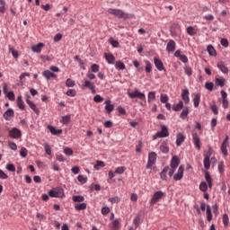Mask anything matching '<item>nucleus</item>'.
Returning a JSON list of instances; mask_svg holds the SVG:
<instances>
[{"label": "nucleus", "mask_w": 230, "mask_h": 230, "mask_svg": "<svg viewBox=\"0 0 230 230\" xmlns=\"http://www.w3.org/2000/svg\"><path fill=\"white\" fill-rule=\"evenodd\" d=\"M43 48L44 43H37V45H33V47H31V51L34 53H40Z\"/></svg>", "instance_id": "nucleus-20"}, {"label": "nucleus", "mask_w": 230, "mask_h": 230, "mask_svg": "<svg viewBox=\"0 0 230 230\" xmlns=\"http://www.w3.org/2000/svg\"><path fill=\"white\" fill-rule=\"evenodd\" d=\"M169 166H166V167H164V169H163V171L161 172V173H160V178H161V180L162 181H167V173H168V172H169Z\"/></svg>", "instance_id": "nucleus-25"}, {"label": "nucleus", "mask_w": 230, "mask_h": 230, "mask_svg": "<svg viewBox=\"0 0 230 230\" xmlns=\"http://www.w3.org/2000/svg\"><path fill=\"white\" fill-rule=\"evenodd\" d=\"M119 225H120V221L116 219V220H113L112 223H111V228L113 230H117L119 228Z\"/></svg>", "instance_id": "nucleus-44"}, {"label": "nucleus", "mask_w": 230, "mask_h": 230, "mask_svg": "<svg viewBox=\"0 0 230 230\" xmlns=\"http://www.w3.org/2000/svg\"><path fill=\"white\" fill-rule=\"evenodd\" d=\"M160 151L164 154H167L169 153V147H168V145L164 143L160 146L159 147Z\"/></svg>", "instance_id": "nucleus-40"}, {"label": "nucleus", "mask_w": 230, "mask_h": 230, "mask_svg": "<svg viewBox=\"0 0 230 230\" xmlns=\"http://www.w3.org/2000/svg\"><path fill=\"white\" fill-rule=\"evenodd\" d=\"M206 213H207V220L208 222L212 221L213 216H212V210H211V207L210 206H207Z\"/></svg>", "instance_id": "nucleus-29"}, {"label": "nucleus", "mask_w": 230, "mask_h": 230, "mask_svg": "<svg viewBox=\"0 0 230 230\" xmlns=\"http://www.w3.org/2000/svg\"><path fill=\"white\" fill-rule=\"evenodd\" d=\"M185 138L186 137L181 133L177 134V136H176V146H181L182 143L185 141Z\"/></svg>", "instance_id": "nucleus-23"}, {"label": "nucleus", "mask_w": 230, "mask_h": 230, "mask_svg": "<svg viewBox=\"0 0 230 230\" xmlns=\"http://www.w3.org/2000/svg\"><path fill=\"white\" fill-rule=\"evenodd\" d=\"M154 64L158 71L165 70L163 61H161V59H158V58H154Z\"/></svg>", "instance_id": "nucleus-15"}, {"label": "nucleus", "mask_w": 230, "mask_h": 230, "mask_svg": "<svg viewBox=\"0 0 230 230\" xmlns=\"http://www.w3.org/2000/svg\"><path fill=\"white\" fill-rule=\"evenodd\" d=\"M169 137V131L166 126H161V131H158L155 135H154L153 139L155 140L159 138H164Z\"/></svg>", "instance_id": "nucleus-4"}, {"label": "nucleus", "mask_w": 230, "mask_h": 230, "mask_svg": "<svg viewBox=\"0 0 230 230\" xmlns=\"http://www.w3.org/2000/svg\"><path fill=\"white\" fill-rule=\"evenodd\" d=\"M100 167H105L104 162L97 161L96 164L93 166L95 170H100Z\"/></svg>", "instance_id": "nucleus-51"}, {"label": "nucleus", "mask_w": 230, "mask_h": 230, "mask_svg": "<svg viewBox=\"0 0 230 230\" xmlns=\"http://www.w3.org/2000/svg\"><path fill=\"white\" fill-rule=\"evenodd\" d=\"M201 100L200 93H193V104L195 108H198L199 106Z\"/></svg>", "instance_id": "nucleus-18"}, {"label": "nucleus", "mask_w": 230, "mask_h": 230, "mask_svg": "<svg viewBox=\"0 0 230 230\" xmlns=\"http://www.w3.org/2000/svg\"><path fill=\"white\" fill-rule=\"evenodd\" d=\"M205 180L206 181H202L199 184V190L202 192H207L208 188L212 189L213 188V181L212 177L209 174V172H205Z\"/></svg>", "instance_id": "nucleus-2"}, {"label": "nucleus", "mask_w": 230, "mask_h": 230, "mask_svg": "<svg viewBox=\"0 0 230 230\" xmlns=\"http://www.w3.org/2000/svg\"><path fill=\"white\" fill-rule=\"evenodd\" d=\"M217 68L224 74H227L229 72L227 66H226L225 63H217Z\"/></svg>", "instance_id": "nucleus-27"}, {"label": "nucleus", "mask_w": 230, "mask_h": 230, "mask_svg": "<svg viewBox=\"0 0 230 230\" xmlns=\"http://www.w3.org/2000/svg\"><path fill=\"white\" fill-rule=\"evenodd\" d=\"M71 122V116H64L61 118L60 123L63 125H68Z\"/></svg>", "instance_id": "nucleus-33"}, {"label": "nucleus", "mask_w": 230, "mask_h": 230, "mask_svg": "<svg viewBox=\"0 0 230 230\" xmlns=\"http://www.w3.org/2000/svg\"><path fill=\"white\" fill-rule=\"evenodd\" d=\"M157 161V155L155 152H151L148 154V162L146 166L147 170L152 169L153 166L156 164Z\"/></svg>", "instance_id": "nucleus-3"}, {"label": "nucleus", "mask_w": 230, "mask_h": 230, "mask_svg": "<svg viewBox=\"0 0 230 230\" xmlns=\"http://www.w3.org/2000/svg\"><path fill=\"white\" fill-rule=\"evenodd\" d=\"M223 224L225 226H228L229 225V217L226 214L223 215Z\"/></svg>", "instance_id": "nucleus-57"}, {"label": "nucleus", "mask_w": 230, "mask_h": 230, "mask_svg": "<svg viewBox=\"0 0 230 230\" xmlns=\"http://www.w3.org/2000/svg\"><path fill=\"white\" fill-rule=\"evenodd\" d=\"M210 110H211V111H212L215 115H218V114H219L218 108H217V104H211Z\"/></svg>", "instance_id": "nucleus-52"}, {"label": "nucleus", "mask_w": 230, "mask_h": 230, "mask_svg": "<svg viewBox=\"0 0 230 230\" xmlns=\"http://www.w3.org/2000/svg\"><path fill=\"white\" fill-rule=\"evenodd\" d=\"M203 165L206 170L210 169V159L204 158Z\"/></svg>", "instance_id": "nucleus-50"}, {"label": "nucleus", "mask_w": 230, "mask_h": 230, "mask_svg": "<svg viewBox=\"0 0 230 230\" xmlns=\"http://www.w3.org/2000/svg\"><path fill=\"white\" fill-rule=\"evenodd\" d=\"M8 136L13 139H19L22 137V131L18 128H13L8 131Z\"/></svg>", "instance_id": "nucleus-9"}, {"label": "nucleus", "mask_w": 230, "mask_h": 230, "mask_svg": "<svg viewBox=\"0 0 230 230\" xmlns=\"http://www.w3.org/2000/svg\"><path fill=\"white\" fill-rule=\"evenodd\" d=\"M9 52L12 54L13 58H19V54H18L17 50H14V49L13 47H9Z\"/></svg>", "instance_id": "nucleus-46"}, {"label": "nucleus", "mask_w": 230, "mask_h": 230, "mask_svg": "<svg viewBox=\"0 0 230 230\" xmlns=\"http://www.w3.org/2000/svg\"><path fill=\"white\" fill-rule=\"evenodd\" d=\"M152 69H153V66L150 61H146V68H145L146 72L149 74L152 72Z\"/></svg>", "instance_id": "nucleus-48"}, {"label": "nucleus", "mask_w": 230, "mask_h": 230, "mask_svg": "<svg viewBox=\"0 0 230 230\" xmlns=\"http://www.w3.org/2000/svg\"><path fill=\"white\" fill-rule=\"evenodd\" d=\"M87 208L86 203L75 204V209L77 211L85 210Z\"/></svg>", "instance_id": "nucleus-32"}, {"label": "nucleus", "mask_w": 230, "mask_h": 230, "mask_svg": "<svg viewBox=\"0 0 230 230\" xmlns=\"http://www.w3.org/2000/svg\"><path fill=\"white\" fill-rule=\"evenodd\" d=\"M205 88L210 92L214 90V83H206Z\"/></svg>", "instance_id": "nucleus-60"}, {"label": "nucleus", "mask_w": 230, "mask_h": 230, "mask_svg": "<svg viewBox=\"0 0 230 230\" xmlns=\"http://www.w3.org/2000/svg\"><path fill=\"white\" fill-rule=\"evenodd\" d=\"M63 153L66 155H74V151L71 148H68V147H65L64 150H63Z\"/></svg>", "instance_id": "nucleus-55"}, {"label": "nucleus", "mask_w": 230, "mask_h": 230, "mask_svg": "<svg viewBox=\"0 0 230 230\" xmlns=\"http://www.w3.org/2000/svg\"><path fill=\"white\" fill-rule=\"evenodd\" d=\"M176 49V43L173 40H170L166 45V51L168 53L174 52Z\"/></svg>", "instance_id": "nucleus-16"}, {"label": "nucleus", "mask_w": 230, "mask_h": 230, "mask_svg": "<svg viewBox=\"0 0 230 230\" xmlns=\"http://www.w3.org/2000/svg\"><path fill=\"white\" fill-rule=\"evenodd\" d=\"M186 31H187V34L190 36L197 35V31L195 27H187Z\"/></svg>", "instance_id": "nucleus-35"}, {"label": "nucleus", "mask_w": 230, "mask_h": 230, "mask_svg": "<svg viewBox=\"0 0 230 230\" xmlns=\"http://www.w3.org/2000/svg\"><path fill=\"white\" fill-rule=\"evenodd\" d=\"M5 169L9 172H15L16 171V168L13 164H7L5 166Z\"/></svg>", "instance_id": "nucleus-64"}, {"label": "nucleus", "mask_w": 230, "mask_h": 230, "mask_svg": "<svg viewBox=\"0 0 230 230\" xmlns=\"http://www.w3.org/2000/svg\"><path fill=\"white\" fill-rule=\"evenodd\" d=\"M160 102L162 103H167L169 102V96L166 93H161Z\"/></svg>", "instance_id": "nucleus-43"}, {"label": "nucleus", "mask_w": 230, "mask_h": 230, "mask_svg": "<svg viewBox=\"0 0 230 230\" xmlns=\"http://www.w3.org/2000/svg\"><path fill=\"white\" fill-rule=\"evenodd\" d=\"M128 95L129 98L134 99L137 98L142 101H146V97L142 92H139V90H135V92H128Z\"/></svg>", "instance_id": "nucleus-5"}, {"label": "nucleus", "mask_w": 230, "mask_h": 230, "mask_svg": "<svg viewBox=\"0 0 230 230\" xmlns=\"http://www.w3.org/2000/svg\"><path fill=\"white\" fill-rule=\"evenodd\" d=\"M156 100L155 92H149L147 95V102L148 103H151L152 102H155Z\"/></svg>", "instance_id": "nucleus-30"}, {"label": "nucleus", "mask_w": 230, "mask_h": 230, "mask_svg": "<svg viewBox=\"0 0 230 230\" xmlns=\"http://www.w3.org/2000/svg\"><path fill=\"white\" fill-rule=\"evenodd\" d=\"M181 99L185 104H189L190 102V91L188 89L182 90L181 92Z\"/></svg>", "instance_id": "nucleus-13"}, {"label": "nucleus", "mask_w": 230, "mask_h": 230, "mask_svg": "<svg viewBox=\"0 0 230 230\" xmlns=\"http://www.w3.org/2000/svg\"><path fill=\"white\" fill-rule=\"evenodd\" d=\"M6 2L5 0H0V13H4L6 11Z\"/></svg>", "instance_id": "nucleus-41"}, {"label": "nucleus", "mask_w": 230, "mask_h": 230, "mask_svg": "<svg viewBox=\"0 0 230 230\" xmlns=\"http://www.w3.org/2000/svg\"><path fill=\"white\" fill-rule=\"evenodd\" d=\"M115 67L119 70H125L126 65L122 61H116Z\"/></svg>", "instance_id": "nucleus-39"}, {"label": "nucleus", "mask_w": 230, "mask_h": 230, "mask_svg": "<svg viewBox=\"0 0 230 230\" xmlns=\"http://www.w3.org/2000/svg\"><path fill=\"white\" fill-rule=\"evenodd\" d=\"M75 85V81L73 79H66V87H74Z\"/></svg>", "instance_id": "nucleus-54"}, {"label": "nucleus", "mask_w": 230, "mask_h": 230, "mask_svg": "<svg viewBox=\"0 0 230 230\" xmlns=\"http://www.w3.org/2000/svg\"><path fill=\"white\" fill-rule=\"evenodd\" d=\"M77 181H78L79 182H81L82 184H84V183H86V181H87V178L84 177V175H78Z\"/></svg>", "instance_id": "nucleus-61"}, {"label": "nucleus", "mask_w": 230, "mask_h": 230, "mask_svg": "<svg viewBox=\"0 0 230 230\" xmlns=\"http://www.w3.org/2000/svg\"><path fill=\"white\" fill-rule=\"evenodd\" d=\"M215 82L217 86L224 87L226 84V79H219L218 77H217Z\"/></svg>", "instance_id": "nucleus-42"}, {"label": "nucleus", "mask_w": 230, "mask_h": 230, "mask_svg": "<svg viewBox=\"0 0 230 230\" xmlns=\"http://www.w3.org/2000/svg\"><path fill=\"white\" fill-rule=\"evenodd\" d=\"M42 76L45 77L47 80L58 77L57 74H54V72H50V70H44V72H42Z\"/></svg>", "instance_id": "nucleus-17"}, {"label": "nucleus", "mask_w": 230, "mask_h": 230, "mask_svg": "<svg viewBox=\"0 0 230 230\" xmlns=\"http://www.w3.org/2000/svg\"><path fill=\"white\" fill-rule=\"evenodd\" d=\"M107 12L109 14H111V15L117 17L118 19H122L124 21L133 18L132 14H129L121 9L109 8L107 10Z\"/></svg>", "instance_id": "nucleus-1"}, {"label": "nucleus", "mask_w": 230, "mask_h": 230, "mask_svg": "<svg viewBox=\"0 0 230 230\" xmlns=\"http://www.w3.org/2000/svg\"><path fill=\"white\" fill-rule=\"evenodd\" d=\"M188 115H189V108L186 107V108H183V110L180 115V118L184 120L187 119Z\"/></svg>", "instance_id": "nucleus-36"}, {"label": "nucleus", "mask_w": 230, "mask_h": 230, "mask_svg": "<svg viewBox=\"0 0 230 230\" xmlns=\"http://www.w3.org/2000/svg\"><path fill=\"white\" fill-rule=\"evenodd\" d=\"M91 71L93 73H98L100 71V66L96 64L92 65Z\"/></svg>", "instance_id": "nucleus-58"}, {"label": "nucleus", "mask_w": 230, "mask_h": 230, "mask_svg": "<svg viewBox=\"0 0 230 230\" xmlns=\"http://www.w3.org/2000/svg\"><path fill=\"white\" fill-rule=\"evenodd\" d=\"M28 155V150L25 147L21 148L20 150V156L22 158H25Z\"/></svg>", "instance_id": "nucleus-47"}, {"label": "nucleus", "mask_w": 230, "mask_h": 230, "mask_svg": "<svg viewBox=\"0 0 230 230\" xmlns=\"http://www.w3.org/2000/svg\"><path fill=\"white\" fill-rule=\"evenodd\" d=\"M89 89L93 93H95V84L92 81L85 80L84 84H82V89Z\"/></svg>", "instance_id": "nucleus-10"}, {"label": "nucleus", "mask_w": 230, "mask_h": 230, "mask_svg": "<svg viewBox=\"0 0 230 230\" xmlns=\"http://www.w3.org/2000/svg\"><path fill=\"white\" fill-rule=\"evenodd\" d=\"M104 56L108 64L113 65L115 63L116 58L113 54H104Z\"/></svg>", "instance_id": "nucleus-24"}, {"label": "nucleus", "mask_w": 230, "mask_h": 230, "mask_svg": "<svg viewBox=\"0 0 230 230\" xmlns=\"http://www.w3.org/2000/svg\"><path fill=\"white\" fill-rule=\"evenodd\" d=\"M43 147L46 155H50L52 154V150L49 144L48 143L43 144Z\"/></svg>", "instance_id": "nucleus-38"}, {"label": "nucleus", "mask_w": 230, "mask_h": 230, "mask_svg": "<svg viewBox=\"0 0 230 230\" xmlns=\"http://www.w3.org/2000/svg\"><path fill=\"white\" fill-rule=\"evenodd\" d=\"M184 72L188 76H191L192 75L191 66H184Z\"/></svg>", "instance_id": "nucleus-56"}, {"label": "nucleus", "mask_w": 230, "mask_h": 230, "mask_svg": "<svg viewBox=\"0 0 230 230\" xmlns=\"http://www.w3.org/2000/svg\"><path fill=\"white\" fill-rule=\"evenodd\" d=\"M183 107H184L183 102L180 101L178 102V104H175L174 106H172V111H181L183 109Z\"/></svg>", "instance_id": "nucleus-31"}, {"label": "nucleus", "mask_w": 230, "mask_h": 230, "mask_svg": "<svg viewBox=\"0 0 230 230\" xmlns=\"http://www.w3.org/2000/svg\"><path fill=\"white\" fill-rule=\"evenodd\" d=\"M192 141L195 146V147L200 151L201 150V146H200V137L197 133L192 134Z\"/></svg>", "instance_id": "nucleus-11"}, {"label": "nucleus", "mask_w": 230, "mask_h": 230, "mask_svg": "<svg viewBox=\"0 0 230 230\" xmlns=\"http://www.w3.org/2000/svg\"><path fill=\"white\" fill-rule=\"evenodd\" d=\"M127 168L126 167H118L116 170H115V173L116 174H122L126 172Z\"/></svg>", "instance_id": "nucleus-53"}, {"label": "nucleus", "mask_w": 230, "mask_h": 230, "mask_svg": "<svg viewBox=\"0 0 230 230\" xmlns=\"http://www.w3.org/2000/svg\"><path fill=\"white\" fill-rule=\"evenodd\" d=\"M30 95L26 96L25 99V102L26 104L29 106L30 109L32 110V111L36 114V115H40V111L39 110V108H37L36 104L32 102V101H30Z\"/></svg>", "instance_id": "nucleus-8"}, {"label": "nucleus", "mask_w": 230, "mask_h": 230, "mask_svg": "<svg viewBox=\"0 0 230 230\" xmlns=\"http://www.w3.org/2000/svg\"><path fill=\"white\" fill-rule=\"evenodd\" d=\"M180 165V159L177 156H173L171 160V168L177 169Z\"/></svg>", "instance_id": "nucleus-19"}, {"label": "nucleus", "mask_w": 230, "mask_h": 230, "mask_svg": "<svg viewBox=\"0 0 230 230\" xmlns=\"http://www.w3.org/2000/svg\"><path fill=\"white\" fill-rule=\"evenodd\" d=\"M49 196L51 198H64V190L62 189H55L49 191Z\"/></svg>", "instance_id": "nucleus-7"}, {"label": "nucleus", "mask_w": 230, "mask_h": 230, "mask_svg": "<svg viewBox=\"0 0 230 230\" xmlns=\"http://www.w3.org/2000/svg\"><path fill=\"white\" fill-rule=\"evenodd\" d=\"M184 167L180 166L176 174L173 175V180L178 181L183 178Z\"/></svg>", "instance_id": "nucleus-14"}, {"label": "nucleus", "mask_w": 230, "mask_h": 230, "mask_svg": "<svg viewBox=\"0 0 230 230\" xmlns=\"http://www.w3.org/2000/svg\"><path fill=\"white\" fill-rule=\"evenodd\" d=\"M165 194L163 191H155L150 200V205H155Z\"/></svg>", "instance_id": "nucleus-6"}, {"label": "nucleus", "mask_w": 230, "mask_h": 230, "mask_svg": "<svg viewBox=\"0 0 230 230\" xmlns=\"http://www.w3.org/2000/svg\"><path fill=\"white\" fill-rule=\"evenodd\" d=\"M108 201L111 204L119 203L120 199L118 196H115L113 198L109 199Z\"/></svg>", "instance_id": "nucleus-49"}, {"label": "nucleus", "mask_w": 230, "mask_h": 230, "mask_svg": "<svg viewBox=\"0 0 230 230\" xmlns=\"http://www.w3.org/2000/svg\"><path fill=\"white\" fill-rule=\"evenodd\" d=\"M207 51H208V55L211 57L217 56V50L214 47H212V45H208Z\"/></svg>", "instance_id": "nucleus-26"}, {"label": "nucleus", "mask_w": 230, "mask_h": 230, "mask_svg": "<svg viewBox=\"0 0 230 230\" xmlns=\"http://www.w3.org/2000/svg\"><path fill=\"white\" fill-rule=\"evenodd\" d=\"M228 144H226V142H223L222 146H221V153L226 156L228 155V151H227V147H228Z\"/></svg>", "instance_id": "nucleus-34"}, {"label": "nucleus", "mask_w": 230, "mask_h": 230, "mask_svg": "<svg viewBox=\"0 0 230 230\" xmlns=\"http://www.w3.org/2000/svg\"><path fill=\"white\" fill-rule=\"evenodd\" d=\"M5 95H6V98H7L9 101H11V102H13V101L15 100V95H14L13 92H7V93H5Z\"/></svg>", "instance_id": "nucleus-45"}, {"label": "nucleus", "mask_w": 230, "mask_h": 230, "mask_svg": "<svg viewBox=\"0 0 230 230\" xmlns=\"http://www.w3.org/2000/svg\"><path fill=\"white\" fill-rule=\"evenodd\" d=\"M66 94L70 97H75L76 95V92L75 90L69 89L66 92Z\"/></svg>", "instance_id": "nucleus-63"}, {"label": "nucleus", "mask_w": 230, "mask_h": 230, "mask_svg": "<svg viewBox=\"0 0 230 230\" xmlns=\"http://www.w3.org/2000/svg\"><path fill=\"white\" fill-rule=\"evenodd\" d=\"M141 217L139 216L136 217L133 220V224L135 226V227H138L139 223H140Z\"/></svg>", "instance_id": "nucleus-62"}, {"label": "nucleus", "mask_w": 230, "mask_h": 230, "mask_svg": "<svg viewBox=\"0 0 230 230\" xmlns=\"http://www.w3.org/2000/svg\"><path fill=\"white\" fill-rule=\"evenodd\" d=\"M16 103H17V107L21 110V111H24L25 110V104L22 101V97L21 95H18L17 99H16Z\"/></svg>", "instance_id": "nucleus-22"}, {"label": "nucleus", "mask_w": 230, "mask_h": 230, "mask_svg": "<svg viewBox=\"0 0 230 230\" xmlns=\"http://www.w3.org/2000/svg\"><path fill=\"white\" fill-rule=\"evenodd\" d=\"M72 200L74 202L82 203L85 200V199L83 196L77 195V196H73Z\"/></svg>", "instance_id": "nucleus-37"}, {"label": "nucleus", "mask_w": 230, "mask_h": 230, "mask_svg": "<svg viewBox=\"0 0 230 230\" xmlns=\"http://www.w3.org/2000/svg\"><path fill=\"white\" fill-rule=\"evenodd\" d=\"M14 117V111L13 110H12V108H8V110H6V111H4V113H3V118L6 120V121H10L11 118Z\"/></svg>", "instance_id": "nucleus-12"}, {"label": "nucleus", "mask_w": 230, "mask_h": 230, "mask_svg": "<svg viewBox=\"0 0 230 230\" xmlns=\"http://www.w3.org/2000/svg\"><path fill=\"white\" fill-rule=\"evenodd\" d=\"M103 101H104V99L101 95H94V97H93V102L96 103H100Z\"/></svg>", "instance_id": "nucleus-59"}, {"label": "nucleus", "mask_w": 230, "mask_h": 230, "mask_svg": "<svg viewBox=\"0 0 230 230\" xmlns=\"http://www.w3.org/2000/svg\"><path fill=\"white\" fill-rule=\"evenodd\" d=\"M48 128H49V132L52 134V135H54V136H56V135H60V134H62V129H56L54 127H52V126H49L48 127Z\"/></svg>", "instance_id": "nucleus-28"}, {"label": "nucleus", "mask_w": 230, "mask_h": 230, "mask_svg": "<svg viewBox=\"0 0 230 230\" xmlns=\"http://www.w3.org/2000/svg\"><path fill=\"white\" fill-rule=\"evenodd\" d=\"M105 111L107 113H111L114 111V104H111V101H105Z\"/></svg>", "instance_id": "nucleus-21"}]
</instances>
